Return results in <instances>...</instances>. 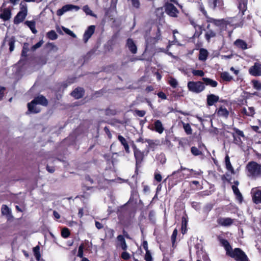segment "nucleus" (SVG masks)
I'll use <instances>...</instances> for the list:
<instances>
[{
    "label": "nucleus",
    "mask_w": 261,
    "mask_h": 261,
    "mask_svg": "<svg viewBox=\"0 0 261 261\" xmlns=\"http://www.w3.org/2000/svg\"><path fill=\"white\" fill-rule=\"evenodd\" d=\"M200 11L205 17L206 22L213 23L215 26L219 28L220 32L225 30L227 25L234 26L235 28H242L244 24V20H242L238 23H234L233 22L236 19V17H229L226 19H216L211 17L209 16L204 8L202 6L200 8Z\"/></svg>",
    "instance_id": "f257e3e1"
},
{
    "label": "nucleus",
    "mask_w": 261,
    "mask_h": 261,
    "mask_svg": "<svg viewBox=\"0 0 261 261\" xmlns=\"http://www.w3.org/2000/svg\"><path fill=\"white\" fill-rule=\"evenodd\" d=\"M117 214L121 224L127 226L130 224L135 213L124 205L118 209Z\"/></svg>",
    "instance_id": "f03ea898"
},
{
    "label": "nucleus",
    "mask_w": 261,
    "mask_h": 261,
    "mask_svg": "<svg viewBox=\"0 0 261 261\" xmlns=\"http://www.w3.org/2000/svg\"><path fill=\"white\" fill-rule=\"evenodd\" d=\"M246 169L247 175L252 178L261 177V164L255 161H250L247 164Z\"/></svg>",
    "instance_id": "7ed1b4c3"
},
{
    "label": "nucleus",
    "mask_w": 261,
    "mask_h": 261,
    "mask_svg": "<svg viewBox=\"0 0 261 261\" xmlns=\"http://www.w3.org/2000/svg\"><path fill=\"white\" fill-rule=\"evenodd\" d=\"M38 105L46 106L47 100L45 97L41 95L35 97L31 102L28 104V110L30 113H37L40 111V108Z\"/></svg>",
    "instance_id": "20e7f679"
},
{
    "label": "nucleus",
    "mask_w": 261,
    "mask_h": 261,
    "mask_svg": "<svg viewBox=\"0 0 261 261\" xmlns=\"http://www.w3.org/2000/svg\"><path fill=\"white\" fill-rule=\"evenodd\" d=\"M20 10L14 18V23L18 24L23 22L28 15V6L24 3L20 4Z\"/></svg>",
    "instance_id": "39448f33"
},
{
    "label": "nucleus",
    "mask_w": 261,
    "mask_h": 261,
    "mask_svg": "<svg viewBox=\"0 0 261 261\" xmlns=\"http://www.w3.org/2000/svg\"><path fill=\"white\" fill-rule=\"evenodd\" d=\"M228 255L236 261H250L245 252L240 248L232 249Z\"/></svg>",
    "instance_id": "423d86ee"
},
{
    "label": "nucleus",
    "mask_w": 261,
    "mask_h": 261,
    "mask_svg": "<svg viewBox=\"0 0 261 261\" xmlns=\"http://www.w3.org/2000/svg\"><path fill=\"white\" fill-rule=\"evenodd\" d=\"M187 87L190 91L195 93H199L205 89L204 83L201 81H189Z\"/></svg>",
    "instance_id": "0eeeda50"
},
{
    "label": "nucleus",
    "mask_w": 261,
    "mask_h": 261,
    "mask_svg": "<svg viewBox=\"0 0 261 261\" xmlns=\"http://www.w3.org/2000/svg\"><path fill=\"white\" fill-rule=\"evenodd\" d=\"M164 9L165 13L171 17H177L179 13V10L172 3L167 2L164 5Z\"/></svg>",
    "instance_id": "6e6552de"
},
{
    "label": "nucleus",
    "mask_w": 261,
    "mask_h": 261,
    "mask_svg": "<svg viewBox=\"0 0 261 261\" xmlns=\"http://www.w3.org/2000/svg\"><path fill=\"white\" fill-rule=\"evenodd\" d=\"M134 156L136 160V165L137 167L140 166L144 158V152L141 151L140 149L137 148L135 145L133 146Z\"/></svg>",
    "instance_id": "1a4fd4ad"
},
{
    "label": "nucleus",
    "mask_w": 261,
    "mask_h": 261,
    "mask_svg": "<svg viewBox=\"0 0 261 261\" xmlns=\"http://www.w3.org/2000/svg\"><path fill=\"white\" fill-rule=\"evenodd\" d=\"M80 9V7L77 6L72 4H67L63 6L57 11V15L59 16L63 15L65 13L68 11H77Z\"/></svg>",
    "instance_id": "9d476101"
},
{
    "label": "nucleus",
    "mask_w": 261,
    "mask_h": 261,
    "mask_svg": "<svg viewBox=\"0 0 261 261\" xmlns=\"http://www.w3.org/2000/svg\"><path fill=\"white\" fill-rule=\"evenodd\" d=\"M232 130L234 132L232 133V135L233 138V143L238 145H241L242 143L241 137H245L243 132L236 127H233Z\"/></svg>",
    "instance_id": "9b49d317"
},
{
    "label": "nucleus",
    "mask_w": 261,
    "mask_h": 261,
    "mask_svg": "<svg viewBox=\"0 0 261 261\" xmlns=\"http://www.w3.org/2000/svg\"><path fill=\"white\" fill-rule=\"evenodd\" d=\"M207 3L208 7L213 10H223L224 9L223 0H207Z\"/></svg>",
    "instance_id": "f8f14e48"
},
{
    "label": "nucleus",
    "mask_w": 261,
    "mask_h": 261,
    "mask_svg": "<svg viewBox=\"0 0 261 261\" xmlns=\"http://www.w3.org/2000/svg\"><path fill=\"white\" fill-rule=\"evenodd\" d=\"M249 73L253 76H261V63L258 62H255L248 70Z\"/></svg>",
    "instance_id": "ddd939ff"
},
{
    "label": "nucleus",
    "mask_w": 261,
    "mask_h": 261,
    "mask_svg": "<svg viewBox=\"0 0 261 261\" xmlns=\"http://www.w3.org/2000/svg\"><path fill=\"white\" fill-rule=\"evenodd\" d=\"M233 219L229 217H219L217 220L218 224L224 227L231 226L233 224Z\"/></svg>",
    "instance_id": "4468645a"
},
{
    "label": "nucleus",
    "mask_w": 261,
    "mask_h": 261,
    "mask_svg": "<svg viewBox=\"0 0 261 261\" xmlns=\"http://www.w3.org/2000/svg\"><path fill=\"white\" fill-rule=\"evenodd\" d=\"M217 239L219 242L220 243L221 245L225 248L226 255H228L229 253L231 252V251L232 250L231 246L229 244V242L227 240L223 239L222 237L220 236L218 237Z\"/></svg>",
    "instance_id": "2eb2a0df"
},
{
    "label": "nucleus",
    "mask_w": 261,
    "mask_h": 261,
    "mask_svg": "<svg viewBox=\"0 0 261 261\" xmlns=\"http://www.w3.org/2000/svg\"><path fill=\"white\" fill-rule=\"evenodd\" d=\"M95 25H92L87 28L85 31L83 35V40L85 43L87 42L90 38L94 34L95 32Z\"/></svg>",
    "instance_id": "dca6fc26"
},
{
    "label": "nucleus",
    "mask_w": 261,
    "mask_h": 261,
    "mask_svg": "<svg viewBox=\"0 0 261 261\" xmlns=\"http://www.w3.org/2000/svg\"><path fill=\"white\" fill-rule=\"evenodd\" d=\"M126 46L133 54H136L137 52V47L134 40L132 38H128L126 40Z\"/></svg>",
    "instance_id": "f3484780"
},
{
    "label": "nucleus",
    "mask_w": 261,
    "mask_h": 261,
    "mask_svg": "<svg viewBox=\"0 0 261 261\" xmlns=\"http://www.w3.org/2000/svg\"><path fill=\"white\" fill-rule=\"evenodd\" d=\"M206 32L205 34L204 37L207 42H210L212 38H214L217 36V33L211 28V25L208 24L206 26Z\"/></svg>",
    "instance_id": "a211bd4d"
},
{
    "label": "nucleus",
    "mask_w": 261,
    "mask_h": 261,
    "mask_svg": "<svg viewBox=\"0 0 261 261\" xmlns=\"http://www.w3.org/2000/svg\"><path fill=\"white\" fill-rule=\"evenodd\" d=\"M117 247H120L123 250L126 251L127 248V246L126 245L125 240L124 237L122 235H119L117 237Z\"/></svg>",
    "instance_id": "6ab92c4d"
},
{
    "label": "nucleus",
    "mask_w": 261,
    "mask_h": 261,
    "mask_svg": "<svg viewBox=\"0 0 261 261\" xmlns=\"http://www.w3.org/2000/svg\"><path fill=\"white\" fill-rule=\"evenodd\" d=\"M219 100V97L214 94H210L207 95L206 103L208 106H212L215 103L218 102Z\"/></svg>",
    "instance_id": "aec40b11"
},
{
    "label": "nucleus",
    "mask_w": 261,
    "mask_h": 261,
    "mask_svg": "<svg viewBox=\"0 0 261 261\" xmlns=\"http://www.w3.org/2000/svg\"><path fill=\"white\" fill-rule=\"evenodd\" d=\"M234 46L242 50H245L248 48L247 43L241 39H237L233 43Z\"/></svg>",
    "instance_id": "412c9836"
},
{
    "label": "nucleus",
    "mask_w": 261,
    "mask_h": 261,
    "mask_svg": "<svg viewBox=\"0 0 261 261\" xmlns=\"http://www.w3.org/2000/svg\"><path fill=\"white\" fill-rule=\"evenodd\" d=\"M216 113L217 115L220 117H223L224 118H227L229 115V111L225 108L220 107L219 109H217Z\"/></svg>",
    "instance_id": "4be33fe9"
},
{
    "label": "nucleus",
    "mask_w": 261,
    "mask_h": 261,
    "mask_svg": "<svg viewBox=\"0 0 261 261\" xmlns=\"http://www.w3.org/2000/svg\"><path fill=\"white\" fill-rule=\"evenodd\" d=\"M154 128L152 130H155L159 134H162L164 130V127L163 125L162 122L160 120H156L153 123Z\"/></svg>",
    "instance_id": "5701e85b"
},
{
    "label": "nucleus",
    "mask_w": 261,
    "mask_h": 261,
    "mask_svg": "<svg viewBox=\"0 0 261 261\" xmlns=\"http://www.w3.org/2000/svg\"><path fill=\"white\" fill-rule=\"evenodd\" d=\"M247 0H239V5L238 6V9L240 10V13L241 12V16H242L244 14V12L246 11L247 7Z\"/></svg>",
    "instance_id": "b1692460"
},
{
    "label": "nucleus",
    "mask_w": 261,
    "mask_h": 261,
    "mask_svg": "<svg viewBox=\"0 0 261 261\" xmlns=\"http://www.w3.org/2000/svg\"><path fill=\"white\" fill-rule=\"evenodd\" d=\"M118 139L120 142L121 144L123 146L125 152L127 153H129L130 152L129 146L126 139L121 135H118Z\"/></svg>",
    "instance_id": "393cba45"
},
{
    "label": "nucleus",
    "mask_w": 261,
    "mask_h": 261,
    "mask_svg": "<svg viewBox=\"0 0 261 261\" xmlns=\"http://www.w3.org/2000/svg\"><path fill=\"white\" fill-rule=\"evenodd\" d=\"M254 203L258 204L261 203V190H257L255 191L252 196Z\"/></svg>",
    "instance_id": "a878e982"
},
{
    "label": "nucleus",
    "mask_w": 261,
    "mask_h": 261,
    "mask_svg": "<svg viewBox=\"0 0 261 261\" xmlns=\"http://www.w3.org/2000/svg\"><path fill=\"white\" fill-rule=\"evenodd\" d=\"M145 142L148 144L147 147L146 154L149 152L150 149L154 150L156 147L158 145V144L156 143V141L151 139H145Z\"/></svg>",
    "instance_id": "bb28decb"
},
{
    "label": "nucleus",
    "mask_w": 261,
    "mask_h": 261,
    "mask_svg": "<svg viewBox=\"0 0 261 261\" xmlns=\"http://www.w3.org/2000/svg\"><path fill=\"white\" fill-rule=\"evenodd\" d=\"M202 80L204 83V85L210 86L212 87H216L218 85V82L215 80L208 77H202Z\"/></svg>",
    "instance_id": "cd10ccee"
},
{
    "label": "nucleus",
    "mask_w": 261,
    "mask_h": 261,
    "mask_svg": "<svg viewBox=\"0 0 261 261\" xmlns=\"http://www.w3.org/2000/svg\"><path fill=\"white\" fill-rule=\"evenodd\" d=\"M231 188L234 194L236 196V199L240 202V203H242L243 200V197L238 187L232 185Z\"/></svg>",
    "instance_id": "c85d7f7f"
},
{
    "label": "nucleus",
    "mask_w": 261,
    "mask_h": 261,
    "mask_svg": "<svg viewBox=\"0 0 261 261\" xmlns=\"http://www.w3.org/2000/svg\"><path fill=\"white\" fill-rule=\"evenodd\" d=\"M84 89L82 88H77L71 93V95L76 99L81 98L84 95Z\"/></svg>",
    "instance_id": "c756f323"
},
{
    "label": "nucleus",
    "mask_w": 261,
    "mask_h": 261,
    "mask_svg": "<svg viewBox=\"0 0 261 261\" xmlns=\"http://www.w3.org/2000/svg\"><path fill=\"white\" fill-rule=\"evenodd\" d=\"M11 17V11L9 9H5L3 12L0 14V18L4 21L10 19Z\"/></svg>",
    "instance_id": "7c9ffc66"
},
{
    "label": "nucleus",
    "mask_w": 261,
    "mask_h": 261,
    "mask_svg": "<svg viewBox=\"0 0 261 261\" xmlns=\"http://www.w3.org/2000/svg\"><path fill=\"white\" fill-rule=\"evenodd\" d=\"M188 220L187 215L182 216L181 218V232L182 234H185L187 232V227L188 225Z\"/></svg>",
    "instance_id": "2f4dec72"
},
{
    "label": "nucleus",
    "mask_w": 261,
    "mask_h": 261,
    "mask_svg": "<svg viewBox=\"0 0 261 261\" xmlns=\"http://www.w3.org/2000/svg\"><path fill=\"white\" fill-rule=\"evenodd\" d=\"M208 51L206 49L200 48L198 55V59L200 61H205L208 57Z\"/></svg>",
    "instance_id": "473e14b6"
},
{
    "label": "nucleus",
    "mask_w": 261,
    "mask_h": 261,
    "mask_svg": "<svg viewBox=\"0 0 261 261\" xmlns=\"http://www.w3.org/2000/svg\"><path fill=\"white\" fill-rule=\"evenodd\" d=\"M257 92H255L253 93H251L246 91H243V92L241 95V97L242 98V99L240 100V102H243L244 100L245 102L247 103V99L250 98L253 95H256Z\"/></svg>",
    "instance_id": "72a5a7b5"
},
{
    "label": "nucleus",
    "mask_w": 261,
    "mask_h": 261,
    "mask_svg": "<svg viewBox=\"0 0 261 261\" xmlns=\"http://www.w3.org/2000/svg\"><path fill=\"white\" fill-rule=\"evenodd\" d=\"M15 41V39L13 37L9 38H6L5 39V42H8V43L10 52H12L14 49Z\"/></svg>",
    "instance_id": "f704fd0d"
},
{
    "label": "nucleus",
    "mask_w": 261,
    "mask_h": 261,
    "mask_svg": "<svg viewBox=\"0 0 261 261\" xmlns=\"http://www.w3.org/2000/svg\"><path fill=\"white\" fill-rule=\"evenodd\" d=\"M24 24L30 29V30H31L33 34H35L37 33V31L36 29V23L34 21L27 20V21H25Z\"/></svg>",
    "instance_id": "c9c22d12"
},
{
    "label": "nucleus",
    "mask_w": 261,
    "mask_h": 261,
    "mask_svg": "<svg viewBox=\"0 0 261 261\" xmlns=\"http://www.w3.org/2000/svg\"><path fill=\"white\" fill-rule=\"evenodd\" d=\"M220 77L223 81L230 82L232 80V77L227 71L222 72L220 73Z\"/></svg>",
    "instance_id": "e433bc0d"
},
{
    "label": "nucleus",
    "mask_w": 261,
    "mask_h": 261,
    "mask_svg": "<svg viewBox=\"0 0 261 261\" xmlns=\"http://www.w3.org/2000/svg\"><path fill=\"white\" fill-rule=\"evenodd\" d=\"M139 197V194L136 190H133L131 191L130 196L128 202H133L134 201L137 202V199Z\"/></svg>",
    "instance_id": "4c0bfd02"
},
{
    "label": "nucleus",
    "mask_w": 261,
    "mask_h": 261,
    "mask_svg": "<svg viewBox=\"0 0 261 261\" xmlns=\"http://www.w3.org/2000/svg\"><path fill=\"white\" fill-rule=\"evenodd\" d=\"M225 162L226 168L227 169V170L230 171L231 173H234L233 168L231 164L230 159L228 155H226V156H225Z\"/></svg>",
    "instance_id": "58836bf2"
},
{
    "label": "nucleus",
    "mask_w": 261,
    "mask_h": 261,
    "mask_svg": "<svg viewBox=\"0 0 261 261\" xmlns=\"http://www.w3.org/2000/svg\"><path fill=\"white\" fill-rule=\"evenodd\" d=\"M83 10L87 15H90L95 18L97 17L96 15L93 13V12L91 11V10L90 9L88 6H84L83 8Z\"/></svg>",
    "instance_id": "ea45409f"
},
{
    "label": "nucleus",
    "mask_w": 261,
    "mask_h": 261,
    "mask_svg": "<svg viewBox=\"0 0 261 261\" xmlns=\"http://www.w3.org/2000/svg\"><path fill=\"white\" fill-rule=\"evenodd\" d=\"M46 36L49 39L52 40H56L58 38L57 34H56V32L54 30L49 31L47 33Z\"/></svg>",
    "instance_id": "a19ab883"
},
{
    "label": "nucleus",
    "mask_w": 261,
    "mask_h": 261,
    "mask_svg": "<svg viewBox=\"0 0 261 261\" xmlns=\"http://www.w3.org/2000/svg\"><path fill=\"white\" fill-rule=\"evenodd\" d=\"M191 152L194 156H198L202 154V151L195 146H192L191 148Z\"/></svg>",
    "instance_id": "79ce46f5"
},
{
    "label": "nucleus",
    "mask_w": 261,
    "mask_h": 261,
    "mask_svg": "<svg viewBox=\"0 0 261 261\" xmlns=\"http://www.w3.org/2000/svg\"><path fill=\"white\" fill-rule=\"evenodd\" d=\"M253 87L257 90H261V82L257 80H253L251 81Z\"/></svg>",
    "instance_id": "37998d69"
},
{
    "label": "nucleus",
    "mask_w": 261,
    "mask_h": 261,
    "mask_svg": "<svg viewBox=\"0 0 261 261\" xmlns=\"http://www.w3.org/2000/svg\"><path fill=\"white\" fill-rule=\"evenodd\" d=\"M1 211L3 215H6L7 216H8L10 213V209L6 205H2Z\"/></svg>",
    "instance_id": "c03bdc74"
},
{
    "label": "nucleus",
    "mask_w": 261,
    "mask_h": 261,
    "mask_svg": "<svg viewBox=\"0 0 261 261\" xmlns=\"http://www.w3.org/2000/svg\"><path fill=\"white\" fill-rule=\"evenodd\" d=\"M183 127L185 132L187 135H191L192 133V129L189 123H183Z\"/></svg>",
    "instance_id": "a18cd8bd"
},
{
    "label": "nucleus",
    "mask_w": 261,
    "mask_h": 261,
    "mask_svg": "<svg viewBox=\"0 0 261 261\" xmlns=\"http://www.w3.org/2000/svg\"><path fill=\"white\" fill-rule=\"evenodd\" d=\"M177 233H178L177 229L176 228L174 229V230H173V231L172 232V234L171 235V238L173 247L174 246L175 243L176 242Z\"/></svg>",
    "instance_id": "49530a36"
},
{
    "label": "nucleus",
    "mask_w": 261,
    "mask_h": 261,
    "mask_svg": "<svg viewBox=\"0 0 261 261\" xmlns=\"http://www.w3.org/2000/svg\"><path fill=\"white\" fill-rule=\"evenodd\" d=\"M169 84L173 88H176L178 85L177 80L172 77H171L168 81Z\"/></svg>",
    "instance_id": "de8ad7c7"
},
{
    "label": "nucleus",
    "mask_w": 261,
    "mask_h": 261,
    "mask_svg": "<svg viewBox=\"0 0 261 261\" xmlns=\"http://www.w3.org/2000/svg\"><path fill=\"white\" fill-rule=\"evenodd\" d=\"M70 232L69 229L66 227L62 229L61 231V236L64 238H67L70 236Z\"/></svg>",
    "instance_id": "09e8293b"
},
{
    "label": "nucleus",
    "mask_w": 261,
    "mask_h": 261,
    "mask_svg": "<svg viewBox=\"0 0 261 261\" xmlns=\"http://www.w3.org/2000/svg\"><path fill=\"white\" fill-rule=\"evenodd\" d=\"M40 248L38 246H36L33 248V251L34 253V255L37 260H39L40 257Z\"/></svg>",
    "instance_id": "8fccbe9b"
},
{
    "label": "nucleus",
    "mask_w": 261,
    "mask_h": 261,
    "mask_svg": "<svg viewBox=\"0 0 261 261\" xmlns=\"http://www.w3.org/2000/svg\"><path fill=\"white\" fill-rule=\"evenodd\" d=\"M133 114L135 115H137L138 116L142 117L144 116L146 114V111L144 110H135L133 111Z\"/></svg>",
    "instance_id": "3c124183"
},
{
    "label": "nucleus",
    "mask_w": 261,
    "mask_h": 261,
    "mask_svg": "<svg viewBox=\"0 0 261 261\" xmlns=\"http://www.w3.org/2000/svg\"><path fill=\"white\" fill-rule=\"evenodd\" d=\"M183 170H187V171H189L190 173H193V172H194V171L193 169H188V168H187L186 167H184L183 166H181L180 169H178L176 171H174L173 173V175H175V174L176 173H180Z\"/></svg>",
    "instance_id": "603ef678"
},
{
    "label": "nucleus",
    "mask_w": 261,
    "mask_h": 261,
    "mask_svg": "<svg viewBox=\"0 0 261 261\" xmlns=\"http://www.w3.org/2000/svg\"><path fill=\"white\" fill-rule=\"evenodd\" d=\"M192 73L194 76L203 77L204 75V72L202 70H193Z\"/></svg>",
    "instance_id": "864d4df0"
},
{
    "label": "nucleus",
    "mask_w": 261,
    "mask_h": 261,
    "mask_svg": "<svg viewBox=\"0 0 261 261\" xmlns=\"http://www.w3.org/2000/svg\"><path fill=\"white\" fill-rule=\"evenodd\" d=\"M62 30L64 31V32L66 33L67 34L71 36L73 38H76V35L70 30L69 29H67L65 27H62Z\"/></svg>",
    "instance_id": "5fc2aeb1"
},
{
    "label": "nucleus",
    "mask_w": 261,
    "mask_h": 261,
    "mask_svg": "<svg viewBox=\"0 0 261 261\" xmlns=\"http://www.w3.org/2000/svg\"><path fill=\"white\" fill-rule=\"evenodd\" d=\"M43 42L44 41H43V40H41L38 43H37L36 44L32 46L31 48V50L33 51H35L36 49L41 47V45L43 44Z\"/></svg>",
    "instance_id": "6e6d98bb"
},
{
    "label": "nucleus",
    "mask_w": 261,
    "mask_h": 261,
    "mask_svg": "<svg viewBox=\"0 0 261 261\" xmlns=\"http://www.w3.org/2000/svg\"><path fill=\"white\" fill-rule=\"evenodd\" d=\"M213 207V204L211 203H207L203 207V211L205 212L211 211Z\"/></svg>",
    "instance_id": "4d7b16f0"
},
{
    "label": "nucleus",
    "mask_w": 261,
    "mask_h": 261,
    "mask_svg": "<svg viewBox=\"0 0 261 261\" xmlns=\"http://www.w3.org/2000/svg\"><path fill=\"white\" fill-rule=\"evenodd\" d=\"M83 249H84V246L82 244L79 247L78 253H77V256L78 257H79L80 258H84L83 257Z\"/></svg>",
    "instance_id": "13d9d810"
},
{
    "label": "nucleus",
    "mask_w": 261,
    "mask_h": 261,
    "mask_svg": "<svg viewBox=\"0 0 261 261\" xmlns=\"http://www.w3.org/2000/svg\"><path fill=\"white\" fill-rule=\"evenodd\" d=\"M121 257L122 259L126 260H128L130 257V254L127 252H126L125 251H123L121 253Z\"/></svg>",
    "instance_id": "bf43d9fd"
},
{
    "label": "nucleus",
    "mask_w": 261,
    "mask_h": 261,
    "mask_svg": "<svg viewBox=\"0 0 261 261\" xmlns=\"http://www.w3.org/2000/svg\"><path fill=\"white\" fill-rule=\"evenodd\" d=\"M131 1L132 6L137 9H138L140 7V4L139 0H130Z\"/></svg>",
    "instance_id": "052dcab7"
},
{
    "label": "nucleus",
    "mask_w": 261,
    "mask_h": 261,
    "mask_svg": "<svg viewBox=\"0 0 261 261\" xmlns=\"http://www.w3.org/2000/svg\"><path fill=\"white\" fill-rule=\"evenodd\" d=\"M145 259L146 261H152V258L149 250L146 251Z\"/></svg>",
    "instance_id": "680f3d73"
},
{
    "label": "nucleus",
    "mask_w": 261,
    "mask_h": 261,
    "mask_svg": "<svg viewBox=\"0 0 261 261\" xmlns=\"http://www.w3.org/2000/svg\"><path fill=\"white\" fill-rule=\"evenodd\" d=\"M255 114V110L254 108L252 107H250L248 108V111L247 115L248 116L253 117Z\"/></svg>",
    "instance_id": "e2e57ef3"
},
{
    "label": "nucleus",
    "mask_w": 261,
    "mask_h": 261,
    "mask_svg": "<svg viewBox=\"0 0 261 261\" xmlns=\"http://www.w3.org/2000/svg\"><path fill=\"white\" fill-rule=\"evenodd\" d=\"M161 38V31L159 28H158L157 31L156 33V36L154 38V39L155 40V41H158L159 40H160Z\"/></svg>",
    "instance_id": "0e129e2a"
},
{
    "label": "nucleus",
    "mask_w": 261,
    "mask_h": 261,
    "mask_svg": "<svg viewBox=\"0 0 261 261\" xmlns=\"http://www.w3.org/2000/svg\"><path fill=\"white\" fill-rule=\"evenodd\" d=\"M157 95L158 96V97L160 98H161L162 99H167V96L166 95V94L163 92V91H160L158 93H157Z\"/></svg>",
    "instance_id": "69168bd1"
},
{
    "label": "nucleus",
    "mask_w": 261,
    "mask_h": 261,
    "mask_svg": "<svg viewBox=\"0 0 261 261\" xmlns=\"http://www.w3.org/2000/svg\"><path fill=\"white\" fill-rule=\"evenodd\" d=\"M154 179L158 182H161L162 179V176L160 173H155L154 174Z\"/></svg>",
    "instance_id": "338daca9"
},
{
    "label": "nucleus",
    "mask_w": 261,
    "mask_h": 261,
    "mask_svg": "<svg viewBox=\"0 0 261 261\" xmlns=\"http://www.w3.org/2000/svg\"><path fill=\"white\" fill-rule=\"evenodd\" d=\"M154 218V212L153 211H150L149 213L148 218L150 221H153Z\"/></svg>",
    "instance_id": "774afa93"
}]
</instances>
